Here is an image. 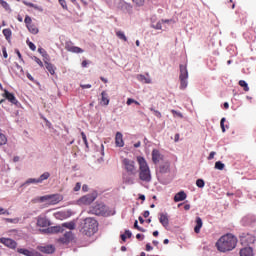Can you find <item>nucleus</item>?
Returning a JSON list of instances; mask_svg holds the SVG:
<instances>
[{"mask_svg": "<svg viewBox=\"0 0 256 256\" xmlns=\"http://www.w3.org/2000/svg\"><path fill=\"white\" fill-rule=\"evenodd\" d=\"M216 247L221 253L233 251V249L237 247V237H235L233 234H226L216 242Z\"/></svg>", "mask_w": 256, "mask_h": 256, "instance_id": "obj_1", "label": "nucleus"}, {"mask_svg": "<svg viewBox=\"0 0 256 256\" xmlns=\"http://www.w3.org/2000/svg\"><path fill=\"white\" fill-rule=\"evenodd\" d=\"M99 223L97 220L89 217L84 219L79 226L80 233L82 235H86L87 237H92V235H95L97 231H99Z\"/></svg>", "mask_w": 256, "mask_h": 256, "instance_id": "obj_2", "label": "nucleus"}, {"mask_svg": "<svg viewBox=\"0 0 256 256\" xmlns=\"http://www.w3.org/2000/svg\"><path fill=\"white\" fill-rule=\"evenodd\" d=\"M137 161L140 167L139 177L141 181H145L146 183H149L151 181V171L149 170L147 161H145V158L143 157H138Z\"/></svg>", "mask_w": 256, "mask_h": 256, "instance_id": "obj_3", "label": "nucleus"}, {"mask_svg": "<svg viewBox=\"0 0 256 256\" xmlns=\"http://www.w3.org/2000/svg\"><path fill=\"white\" fill-rule=\"evenodd\" d=\"M32 201L33 203H37V201H39L40 203L47 202V205H57V203H61V201H63V196L61 194H51L38 197Z\"/></svg>", "mask_w": 256, "mask_h": 256, "instance_id": "obj_4", "label": "nucleus"}, {"mask_svg": "<svg viewBox=\"0 0 256 256\" xmlns=\"http://www.w3.org/2000/svg\"><path fill=\"white\" fill-rule=\"evenodd\" d=\"M92 215H101L102 217H109V215H115V212L109 210V208L103 203H97L90 208Z\"/></svg>", "mask_w": 256, "mask_h": 256, "instance_id": "obj_5", "label": "nucleus"}, {"mask_svg": "<svg viewBox=\"0 0 256 256\" xmlns=\"http://www.w3.org/2000/svg\"><path fill=\"white\" fill-rule=\"evenodd\" d=\"M122 163L128 175H137V166H135V161L129 158H124Z\"/></svg>", "mask_w": 256, "mask_h": 256, "instance_id": "obj_6", "label": "nucleus"}, {"mask_svg": "<svg viewBox=\"0 0 256 256\" xmlns=\"http://www.w3.org/2000/svg\"><path fill=\"white\" fill-rule=\"evenodd\" d=\"M189 78V72L187 67L183 64L180 65V89H187V79Z\"/></svg>", "mask_w": 256, "mask_h": 256, "instance_id": "obj_7", "label": "nucleus"}, {"mask_svg": "<svg viewBox=\"0 0 256 256\" xmlns=\"http://www.w3.org/2000/svg\"><path fill=\"white\" fill-rule=\"evenodd\" d=\"M95 199H97V192L81 197L79 202L83 203L84 205H91Z\"/></svg>", "mask_w": 256, "mask_h": 256, "instance_id": "obj_8", "label": "nucleus"}, {"mask_svg": "<svg viewBox=\"0 0 256 256\" xmlns=\"http://www.w3.org/2000/svg\"><path fill=\"white\" fill-rule=\"evenodd\" d=\"M17 253H20V255H25V256H41V254L33 248H30V249L18 248Z\"/></svg>", "mask_w": 256, "mask_h": 256, "instance_id": "obj_9", "label": "nucleus"}, {"mask_svg": "<svg viewBox=\"0 0 256 256\" xmlns=\"http://www.w3.org/2000/svg\"><path fill=\"white\" fill-rule=\"evenodd\" d=\"M240 241L242 245H249L251 243H255V237L251 234L242 233L240 235Z\"/></svg>", "mask_w": 256, "mask_h": 256, "instance_id": "obj_10", "label": "nucleus"}, {"mask_svg": "<svg viewBox=\"0 0 256 256\" xmlns=\"http://www.w3.org/2000/svg\"><path fill=\"white\" fill-rule=\"evenodd\" d=\"M0 243L9 247V249H17V242L11 238H1Z\"/></svg>", "mask_w": 256, "mask_h": 256, "instance_id": "obj_11", "label": "nucleus"}, {"mask_svg": "<svg viewBox=\"0 0 256 256\" xmlns=\"http://www.w3.org/2000/svg\"><path fill=\"white\" fill-rule=\"evenodd\" d=\"M63 231H65V229H63L62 226H53V227H49V228L43 229L42 233H47V234L63 233Z\"/></svg>", "mask_w": 256, "mask_h": 256, "instance_id": "obj_12", "label": "nucleus"}, {"mask_svg": "<svg viewBox=\"0 0 256 256\" xmlns=\"http://www.w3.org/2000/svg\"><path fill=\"white\" fill-rule=\"evenodd\" d=\"M152 161L153 163H155V165H157L159 161H163V155H161V152H159V150L154 149L152 151Z\"/></svg>", "mask_w": 256, "mask_h": 256, "instance_id": "obj_13", "label": "nucleus"}, {"mask_svg": "<svg viewBox=\"0 0 256 256\" xmlns=\"http://www.w3.org/2000/svg\"><path fill=\"white\" fill-rule=\"evenodd\" d=\"M4 97L5 99H7L8 101H10V103H12L13 105H17V103H19L17 101V98H15V95H13L12 93H10L9 91L5 90L4 91Z\"/></svg>", "mask_w": 256, "mask_h": 256, "instance_id": "obj_14", "label": "nucleus"}, {"mask_svg": "<svg viewBox=\"0 0 256 256\" xmlns=\"http://www.w3.org/2000/svg\"><path fill=\"white\" fill-rule=\"evenodd\" d=\"M169 167H171V164H169L168 161L163 162L159 166V173H161V175H165V173H169V171H170Z\"/></svg>", "mask_w": 256, "mask_h": 256, "instance_id": "obj_15", "label": "nucleus"}, {"mask_svg": "<svg viewBox=\"0 0 256 256\" xmlns=\"http://www.w3.org/2000/svg\"><path fill=\"white\" fill-rule=\"evenodd\" d=\"M119 9H121V11H124V13H131V11H133V7H131L127 2H120Z\"/></svg>", "mask_w": 256, "mask_h": 256, "instance_id": "obj_16", "label": "nucleus"}, {"mask_svg": "<svg viewBox=\"0 0 256 256\" xmlns=\"http://www.w3.org/2000/svg\"><path fill=\"white\" fill-rule=\"evenodd\" d=\"M115 145L116 147H123V145H125V142H123V134L121 132L116 133Z\"/></svg>", "mask_w": 256, "mask_h": 256, "instance_id": "obj_17", "label": "nucleus"}, {"mask_svg": "<svg viewBox=\"0 0 256 256\" xmlns=\"http://www.w3.org/2000/svg\"><path fill=\"white\" fill-rule=\"evenodd\" d=\"M187 199V194L185 191H180L175 194L174 201L175 203H179V201H185Z\"/></svg>", "mask_w": 256, "mask_h": 256, "instance_id": "obj_18", "label": "nucleus"}, {"mask_svg": "<svg viewBox=\"0 0 256 256\" xmlns=\"http://www.w3.org/2000/svg\"><path fill=\"white\" fill-rule=\"evenodd\" d=\"M159 221L161 225L165 227V229L169 227V217L167 216V214L160 213Z\"/></svg>", "mask_w": 256, "mask_h": 256, "instance_id": "obj_19", "label": "nucleus"}, {"mask_svg": "<svg viewBox=\"0 0 256 256\" xmlns=\"http://www.w3.org/2000/svg\"><path fill=\"white\" fill-rule=\"evenodd\" d=\"M51 223L45 217H38L37 219V226L38 227H49Z\"/></svg>", "mask_w": 256, "mask_h": 256, "instance_id": "obj_20", "label": "nucleus"}, {"mask_svg": "<svg viewBox=\"0 0 256 256\" xmlns=\"http://www.w3.org/2000/svg\"><path fill=\"white\" fill-rule=\"evenodd\" d=\"M40 251L47 255H51V253H55V247H53V245L44 246L40 248Z\"/></svg>", "mask_w": 256, "mask_h": 256, "instance_id": "obj_21", "label": "nucleus"}, {"mask_svg": "<svg viewBox=\"0 0 256 256\" xmlns=\"http://www.w3.org/2000/svg\"><path fill=\"white\" fill-rule=\"evenodd\" d=\"M201 227H203V220L201 217H196V226L194 227L195 233H200Z\"/></svg>", "mask_w": 256, "mask_h": 256, "instance_id": "obj_22", "label": "nucleus"}, {"mask_svg": "<svg viewBox=\"0 0 256 256\" xmlns=\"http://www.w3.org/2000/svg\"><path fill=\"white\" fill-rule=\"evenodd\" d=\"M240 256H253V249L251 247L241 249Z\"/></svg>", "mask_w": 256, "mask_h": 256, "instance_id": "obj_23", "label": "nucleus"}, {"mask_svg": "<svg viewBox=\"0 0 256 256\" xmlns=\"http://www.w3.org/2000/svg\"><path fill=\"white\" fill-rule=\"evenodd\" d=\"M123 182L126 185H133L135 183V178L131 177L129 174L123 176Z\"/></svg>", "mask_w": 256, "mask_h": 256, "instance_id": "obj_24", "label": "nucleus"}, {"mask_svg": "<svg viewBox=\"0 0 256 256\" xmlns=\"http://www.w3.org/2000/svg\"><path fill=\"white\" fill-rule=\"evenodd\" d=\"M66 49L71 53H83V49L77 46H67Z\"/></svg>", "mask_w": 256, "mask_h": 256, "instance_id": "obj_25", "label": "nucleus"}, {"mask_svg": "<svg viewBox=\"0 0 256 256\" xmlns=\"http://www.w3.org/2000/svg\"><path fill=\"white\" fill-rule=\"evenodd\" d=\"M27 29L32 33V35H37V33H39V28L36 27L35 24L28 25Z\"/></svg>", "mask_w": 256, "mask_h": 256, "instance_id": "obj_26", "label": "nucleus"}, {"mask_svg": "<svg viewBox=\"0 0 256 256\" xmlns=\"http://www.w3.org/2000/svg\"><path fill=\"white\" fill-rule=\"evenodd\" d=\"M61 227L62 229L63 227H65V229H70V231H73V229H75V222L71 221V222L63 223Z\"/></svg>", "mask_w": 256, "mask_h": 256, "instance_id": "obj_27", "label": "nucleus"}, {"mask_svg": "<svg viewBox=\"0 0 256 256\" xmlns=\"http://www.w3.org/2000/svg\"><path fill=\"white\" fill-rule=\"evenodd\" d=\"M46 69L49 71L50 75H55V66L53 64L45 61Z\"/></svg>", "mask_w": 256, "mask_h": 256, "instance_id": "obj_28", "label": "nucleus"}, {"mask_svg": "<svg viewBox=\"0 0 256 256\" xmlns=\"http://www.w3.org/2000/svg\"><path fill=\"white\" fill-rule=\"evenodd\" d=\"M101 103H103V105H109V97L107 96V92L103 91L101 93Z\"/></svg>", "mask_w": 256, "mask_h": 256, "instance_id": "obj_29", "label": "nucleus"}, {"mask_svg": "<svg viewBox=\"0 0 256 256\" xmlns=\"http://www.w3.org/2000/svg\"><path fill=\"white\" fill-rule=\"evenodd\" d=\"M51 177V174L49 172H44L40 177L38 178V183H43V181H47V179Z\"/></svg>", "mask_w": 256, "mask_h": 256, "instance_id": "obj_30", "label": "nucleus"}, {"mask_svg": "<svg viewBox=\"0 0 256 256\" xmlns=\"http://www.w3.org/2000/svg\"><path fill=\"white\" fill-rule=\"evenodd\" d=\"M33 183H39V179L29 178L28 180L25 181V183L22 184V187H25V185H31Z\"/></svg>", "mask_w": 256, "mask_h": 256, "instance_id": "obj_31", "label": "nucleus"}, {"mask_svg": "<svg viewBox=\"0 0 256 256\" xmlns=\"http://www.w3.org/2000/svg\"><path fill=\"white\" fill-rule=\"evenodd\" d=\"M7 144V136L2 132H0V146L1 145H6Z\"/></svg>", "mask_w": 256, "mask_h": 256, "instance_id": "obj_32", "label": "nucleus"}, {"mask_svg": "<svg viewBox=\"0 0 256 256\" xmlns=\"http://www.w3.org/2000/svg\"><path fill=\"white\" fill-rule=\"evenodd\" d=\"M3 35L6 38V40L9 41V39H11V35H12L11 29H4Z\"/></svg>", "mask_w": 256, "mask_h": 256, "instance_id": "obj_33", "label": "nucleus"}, {"mask_svg": "<svg viewBox=\"0 0 256 256\" xmlns=\"http://www.w3.org/2000/svg\"><path fill=\"white\" fill-rule=\"evenodd\" d=\"M215 169H218V171H223L225 169V164L221 161H217L215 163Z\"/></svg>", "mask_w": 256, "mask_h": 256, "instance_id": "obj_34", "label": "nucleus"}, {"mask_svg": "<svg viewBox=\"0 0 256 256\" xmlns=\"http://www.w3.org/2000/svg\"><path fill=\"white\" fill-rule=\"evenodd\" d=\"M117 38L122 39V41H127V36H125V33L123 31L116 32Z\"/></svg>", "mask_w": 256, "mask_h": 256, "instance_id": "obj_35", "label": "nucleus"}, {"mask_svg": "<svg viewBox=\"0 0 256 256\" xmlns=\"http://www.w3.org/2000/svg\"><path fill=\"white\" fill-rule=\"evenodd\" d=\"M239 85L240 87H243L244 91H249V85L247 84V82H245V80H240Z\"/></svg>", "mask_w": 256, "mask_h": 256, "instance_id": "obj_36", "label": "nucleus"}, {"mask_svg": "<svg viewBox=\"0 0 256 256\" xmlns=\"http://www.w3.org/2000/svg\"><path fill=\"white\" fill-rule=\"evenodd\" d=\"M139 81H144V83H151V78H147L144 75H138Z\"/></svg>", "mask_w": 256, "mask_h": 256, "instance_id": "obj_37", "label": "nucleus"}, {"mask_svg": "<svg viewBox=\"0 0 256 256\" xmlns=\"http://www.w3.org/2000/svg\"><path fill=\"white\" fill-rule=\"evenodd\" d=\"M196 185H197V187H199L200 189H203V187H205V180H203V179H198V180L196 181Z\"/></svg>", "mask_w": 256, "mask_h": 256, "instance_id": "obj_38", "label": "nucleus"}, {"mask_svg": "<svg viewBox=\"0 0 256 256\" xmlns=\"http://www.w3.org/2000/svg\"><path fill=\"white\" fill-rule=\"evenodd\" d=\"M32 21L33 20L31 19V17L27 15L24 19V23L26 24V27H29V25H31Z\"/></svg>", "mask_w": 256, "mask_h": 256, "instance_id": "obj_39", "label": "nucleus"}, {"mask_svg": "<svg viewBox=\"0 0 256 256\" xmlns=\"http://www.w3.org/2000/svg\"><path fill=\"white\" fill-rule=\"evenodd\" d=\"M0 5H2V7L6 10V11H9V4L4 1V0H0Z\"/></svg>", "mask_w": 256, "mask_h": 256, "instance_id": "obj_40", "label": "nucleus"}, {"mask_svg": "<svg viewBox=\"0 0 256 256\" xmlns=\"http://www.w3.org/2000/svg\"><path fill=\"white\" fill-rule=\"evenodd\" d=\"M64 237L71 241V239H73V232L71 231L65 232Z\"/></svg>", "mask_w": 256, "mask_h": 256, "instance_id": "obj_41", "label": "nucleus"}, {"mask_svg": "<svg viewBox=\"0 0 256 256\" xmlns=\"http://www.w3.org/2000/svg\"><path fill=\"white\" fill-rule=\"evenodd\" d=\"M81 136H82L83 142L85 143V146L89 147V143L87 142V136L85 135V132H81Z\"/></svg>", "mask_w": 256, "mask_h": 256, "instance_id": "obj_42", "label": "nucleus"}, {"mask_svg": "<svg viewBox=\"0 0 256 256\" xmlns=\"http://www.w3.org/2000/svg\"><path fill=\"white\" fill-rule=\"evenodd\" d=\"M220 127L222 129V133H225V118H222L220 121Z\"/></svg>", "mask_w": 256, "mask_h": 256, "instance_id": "obj_43", "label": "nucleus"}, {"mask_svg": "<svg viewBox=\"0 0 256 256\" xmlns=\"http://www.w3.org/2000/svg\"><path fill=\"white\" fill-rule=\"evenodd\" d=\"M69 239H67L65 236L59 239L60 243H63V245H67L69 243Z\"/></svg>", "mask_w": 256, "mask_h": 256, "instance_id": "obj_44", "label": "nucleus"}, {"mask_svg": "<svg viewBox=\"0 0 256 256\" xmlns=\"http://www.w3.org/2000/svg\"><path fill=\"white\" fill-rule=\"evenodd\" d=\"M133 3H136L138 7H142V5L145 3V0H132Z\"/></svg>", "mask_w": 256, "mask_h": 256, "instance_id": "obj_45", "label": "nucleus"}, {"mask_svg": "<svg viewBox=\"0 0 256 256\" xmlns=\"http://www.w3.org/2000/svg\"><path fill=\"white\" fill-rule=\"evenodd\" d=\"M171 113H173V115H176V117H180V119H183V114L181 112H177L176 110H171Z\"/></svg>", "mask_w": 256, "mask_h": 256, "instance_id": "obj_46", "label": "nucleus"}, {"mask_svg": "<svg viewBox=\"0 0 256 256\" xmlns=\"http://www.w3.org/2000/svg\"><path fill=\"white\" fill-rule=\"evenodd\" d=\"M59 3L63 9L67 10V2L65 0H59Z\"/></svg>", "mask_w": 256, "mask_h": 256, "instance_id": "obj_47", "label": "nucleus"}, {"mask_svg": "<svg viewBox=\"0 0 256 256\" xmlns=\"http://www.w3.org/2000/svg\"><path fill=\"white\" fill-rule=\"evenodd\" d=\"M38 53H40V55H42V57H43V55L45 57H47V51H45V49H43V48H38Z\"/></svg>", "mask_w": 256, "mask_h": 256, "instance_id": "obj_48", "label": "nucleus"}, {"mask_svg": "<svg viewBox=\"0 0 256 256\" xmlns=\"http://www.w3.org/2000/svg\"><path fill=\"white\" fill-rule=\"evenodd\" d=\"M33 59H34V61L37 62V64H38L40 67H43V62L41 61V59L37 58L36 56H33Z\"/></svg>", "mask_w": 256, "mask_h": 256, "instance_id": "obj_49", "label": "nucleus"}, {"mask_svg": "<svg viewBox=\"0 0 256 256\" xmlns=\"http://www.w3.org/2000/svg\"><path fill=\"white\" fill-rule=\"evenodd\" d=\"M2 53H3L4 59H7L8 54H7V48H5V46L2 47Z\"/></svg>", "mask_w": 256, "mask_h": 256, "instance_id": "obj_50", "label": "nucleus"}, {"mask_svg": "<svg viewBox=\"0 0 256 256\" xmlns=\"http://www.w3.org/2000/svg\"><path fill=\"white\" fill-rule=\"evenodd\" d=\"M24 5H27V7H34V9H37V6H35V4L31 3V2H26L23 1Z\"/></svg>", "mask_w": 256, "mask_h": 256, "instance_id": "obj_51", "label": "nucleus"}, {"mask_svg": "<svg viewBox=\"0 0 256 256\" xmlns=\"http://www.w3.org/2000/svg\"><path fill=\"white\" fill-rule=\"evenodd\" d=\"M28 46L30 47L31 51H35V49H37L33 42H28Z\"/></svg>", "mask_w": 256, "mask_h": 256, "instance_id": "obj_52", "label": "nucleus"}, {"mask_svg": "<svg viewBox=\"0 0 256 256\" xmlns=\"http://www.w3.org/2000/svg\"><path fill=\"white\" fill-rule=\"evenodd\" d=\"M80 190H81V182H77L74 187V191H80Z\"/></svg>", "mask_w": 256, "mask_h": 256, "instance_id": "obj_53", "label": "nucleus"}, {"mask_svg": "<svg viewBox=\"0 0 256 256\" xmlns=\"http://www.w3.org/2000/svg\"><path fill=\"white\" fill-rule=\"evenodd\" d=\"M80 87L82 89H91V84H81Z\"/></svg>", "mask_w": 256, "mask_h": 256, "instance_id": "obj_54", "label": "nucleus"}, {"mask_svg": "<svg viewBox=\"0 0 256 256\" xmlns=\"http://www.w3.org/2000/svg\"><path fill=\"white\" fill-rule=\"evenodd\" d=\"M132 103H135V99H133V98H128L126 104H127V105H131Z\"/></svg>", "mask_w": 256, "mask_h": 256, "instance_id": "obj_55", "label": "nucleus"}, {"mask_svg": "<svg viewBox=\"0 0 256 256\" xmlns=\"http://www.w3.org/2000/svg\"><path fill=\"white\" fill-rule=\"evenodd\" d=\"M125 235H127L128 239H131L133 233H131L129 230H125Z\"/></svg>", "mask_w": 256, "mask_h": 256, "instance_id": "obj_56", "label": "nucleus"}, {"mask_svg": "<svg viewBox=\"0 0 256 256\" xmlns=\"http://www.w3.org/2000/svg\"><path fill=\"white\" fill-rule=\"evenodd\" d=\"M215 158V152H211L208 156V161H211V159Z\"/></svg>", "mask_w": 256, "mask_h": 256, "instance_id": "obj_57", "label": "nucleus"}, {"mask_svg": "<svg viewBox=\"0 0 256 256\" xmlns=\"http://www.w3.org/2000/svg\"><path fill=\"white\" fill-rule=\"evenodd\" d=\"M146 251H153V246L151 244H146Z\"/></svg>", "mask_w": 256, "mask_h": 256, "instance_id": "obj_58", "label": "nucleus"}, {"mask_svg": "<svg viewBox=\"0 0 256 256\" xmlns=\"http://www.w3.org/2000/svg\"><path fill=\"white\" fill-rule=\"evenodd\" d=\"M136 239L143 241V239H145V236L142 234H137Z\"/></svg>", "mask_w": 256, "mask_h": 256, "instance_id": "obj_59", "label": "nucleus"}, {"mask_svg": "<svg viewBox=\"0 0 256 256\" xmlns=\"http://www.w3.org/2000/svg\"><path fill=\"white\" fill-rule=\"evenodd\" d=\"M9 215V212L5 211V209L0 208V215Z\"/></svg>", "mask_w": 256, "mask_h": 256, "instance_id": "obj_60", "label": "nucleus"}, {"mask_svg": "<svg viewBox=\"0 0 256 256\" xmlns=\"http://www.w3.org/2000/svg\"><path fill=\"white\" fill-rule=\"evenodd\" d=\"M154 114L156 117H158V119H161V112L154 110Z\"/></svg>", "mask_w": 256, "mask_h": 256, "instance_id": "obj_61", "label": "nucleus"}, {"mask_svg": "<svg viewBox=\"0 0 256 256\" xmlns=\"http://www.w3.org/2000/svg\"><path fill=\"white\" fill-rule=\"evenodd\" d=\"M82 191H85V192L89 191V186H87V184H84L82 186Z\"/></svg>", "mask_w": 256, "mask_h": 256, "instance_id": "obj_62", "label": "nucleus"}, {"mask_svg": "<svg viewBox=\"0 0 256 256\" xmlns=\"http://www.w3.org/2000/svg\"><path fill=\"white\" fill-rule=\"evenodd\" d=\"M42 57L44 58V63H45V61H47V63H49V54L46 53V56L43 55Z\"/></svg>", "mask_w": 256, "mask_h": 256, "instance_id": "obj_63", "label": "nucleus"}, {"mask_svg": "<svg viewBox=\"0 0 256 256\" xmlns=\"http://www.w3.org/2000/svg\"><path fill=\"white\" fill-rule=\"evenodd\" d=\"M150 213L148 210L144 211L143 213V217H145V219H147V217H149Z\"/></svg>", "mask_w": 256, "mask_h": 256, "instance_id": "obj_64", "label": "nucleus"}]
</instances>
